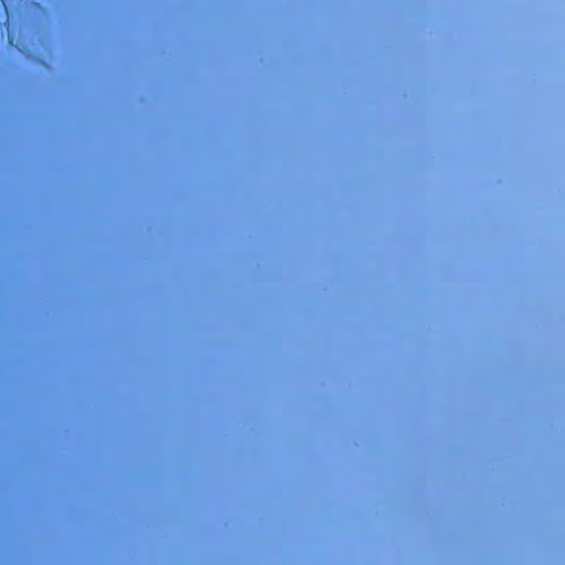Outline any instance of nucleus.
Wrapping results in <instances>:
<instances>
[{"instance_id": "obj_1", "label": "nucleus", "mask_w": 565, "mask_h": 565, "mask_svg": "<svg viewBox=\"0 0 565 565\" xmlns=\"http://www.w3.org/2000/svg\"><path fill=\"white\" fill-rule=\"evenodd\" d=\"M8 41H9L10 44H13V35L12 34H9Z\"/></svg>"}, {"instance_id": "obj_2", "label": "nucleus", "mask_w": 565, "mask_h": 565, "mask_svg": "<svg viewBox=\"0 0 565 565\" xmlns=\"http://www.w3.org/2000/svg\"><path fill=\"white\" fill-rule=\"evenodd\" d=\"M1 1H2V4L4 6V8L7 9L6 0H1Z\"/></svg>"}]
</instances>
